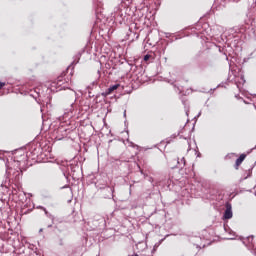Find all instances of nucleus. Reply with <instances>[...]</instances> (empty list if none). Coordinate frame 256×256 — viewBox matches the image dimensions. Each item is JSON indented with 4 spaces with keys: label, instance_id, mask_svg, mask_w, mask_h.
<instances>
[{
    "label": "nucleus",
    "instance_id": "obj_1",
    "mask_svg": "<svg viewBox=\"0 0 256 256\" xmlns=\"http://www.w3.org/2000/svg\"><path fill=\"white\" fill-rule=\"evenodd\" d=\"M69 69H71V66H69L66 69V72H62V74L57 78L56 85L57 87H60L59 91H61V89H69L71 79H69V77H66L67 73H69Z\"/></svg>",
    "mask_w": 256,
    "mask_h": 256
},
{
    "label": "nucleus",
    "instance_id": "obj_2",
    "mask_svg": "<svg viewBox=\"0 0 256 256\" xmlns=\"http://www.w3.org/2000/svg\"><path fill=\"white\" fill-rule=\"evenodd\" d=\"M11 181L16 184L19 183L21 181V171L13 170L12 177L8 181L5 180V182L2 183V187H7V185H9Z\"/></svg>",
    "mask_w": 256,
    "mask_h": 256
},
{
    "label": "nucleus",
    "instance_id": "obj_3",
    "mask_svg": "<svg viewBox=\"0 0 256 256\" xmlns=\"http://www.w3.org/2000/svg\"><path fill=\"white\" fill-rule=\"evenodd\" d=\"M113 193H115V188L111 186H106L101 189L103 199H113Z\"/></svg>",
    "mask_w": 256,
    "mask_h": 256
},
{
    "label": "nucleus",
    "instance_id": "obj_4",
    "mask_svg": "<svg viewBox=\"0 0 256 256\" xmlns=\"http://www.w3.org/2000/svg\"><path fill=\"white\" fill-rule=\"evenodd\" d=\"M77 101V93L75 91H72L70 93V108L67 110V112L64 113V115H67V113L73 111V105H75V102Z\"/></svg>",
    "mask_w": 256,
    "mask_h": 256
},
{
    "label": "nucleus",
    "instance_id": "obj_5",
    "mask_svg": "<svg viewBox=\"0 0 256 256\" xmlns=\"http://www.w3.org/2000/svg\"><path fill=\"white\" fill-rule=\"evenodd\" d=\"M119 87H121L120 84H115V85L110 86L109 88L106 89L105 92L101 93L102 97H108V95H111V93H113V91H117V89H119Z\"/></svg>",
    "mask_w": 256,
    "mask_h": 256
},
{
    "label": "nucleus",
    "instance_id": "obj_6",
    "mask_svg": "<svg viewBox=\"0 0 256 256\" xmlns=\"http://www.w3.org/2000/svg\"><path fill=\"white\" fill-rule=\"evenodd\" d=\"M223 217L225 219H232L233 218V210H232L231 203L226 204V210L224 211Z\"/></svg>",
    "mask_w": 256,
    "mask_h": 256
},
{
    "label": "nucleus",
    "instance_id": "obj_7",
    "mask_svg": "<svg viewBox=\"0 0 256 256\" xmlns=\"http://www.w3.org/2000/svg\"><path fill=\"white\" fill-rule=\"evenodd\" d=\"M245 157H247V155L246 154H241L240 156H239V158L236 160V162H235V169H239V165H241V163H243V161H245Z\"/></svg>",
    "mask_w": 256,
    "mask_h": 256
},
{
    "label": "nucleus",
    "instance_id": "obj_8",
    "mask_svg": "<svg viewBox=\"0 0 256 256\" xmlns=\"http://www.w3.org/2000/svg\"><path fill=\"white\" fill-rule=\"evenodd\" d=\"M243 244L248 247H253V236H249L243 240Z\"/></svg>",
    "mask_w": 256,
    "mask_h": 256
},
{
    "label": "nucleus",
    "instance_id": "obj_9",
    "mask_svg": "<svg viewBox=\"0 0 256 256\" xmlns=\"http://www.w3.org/2000/svg\"><path fill=\"white\" fill-rule=\"evenodd\" d=\"M252 173H253V167L249 168L248 171H246L244 173V176H243V178L240 179V181H245V179H249V177H251Z\"/></svg>",
    "mask_w": 256,
    "mask_h": 256
},
{
    "label": "nucleus",
    "instance_id": "obj_10",
    "mask_svg": "<svg viewBox=\"0 0 256 256\" xmlns=\"http://www.w3.org/2000/svg\"><path fill=\"white\" fill-rule=\"evenodd\" d=\"M153 59H155V57L153 56V53H150V54H146L144 56V61L147 63L149 61H153Z\"/></svg>",
    "mask_w": 256,
    "mask_h": 256
},
{
    "label": "nucleus",
    "instance_id": "obj_11",
    "mask_svg": "<svg viewBox=\"0 0 256 256\" xmlns=\"http://www.w3.org/2000/svg\"><path fill=\"white\" fill-rule=\"evenodd\" d=\"M56 245H59L60 247H63L64 243H63V238H61V236H57L56 240H55Z\"/></svg>",
    "mask_w": 256,
    "mask_h": 256
},
{
    "label": "nucleus",
    "instance_id": "obj_12",
    "mask_svg": "<svg viewBox=\"0 0 256 256\" xmlns=\"http://www.w3.org/2000/svg\"><path fill=\"white\" fill-rule=\"evenodd\" d=\"M98 83H99L98 81H93V82L88 86L89 91H93L94 87H97Z\"/></svg>",
    "mask_w": 256,
    "mask_h": 256
},
{
    "label": "nucleus",
    "instance_id": "obj_13",
    "mask_svg": "<svg viewBox=\"0 0 256 256\" xmlns=\"http://www.w3.org/2000/svg\"><path fill=\"white\" fill-rule=\"evenodd\" d=\"M177 163L181 168L185 167V157H183L180 161L178 160Z\"/></svg>",
    "mask_w": 256,
    "mask_h": 256
},
{
    "label": "nucleus",
    "instance_id": "obj_14",
    "mask_svg": "<svg viewBox=\"0 0 256 256\" xmlns=\"http://www.w3.org/2000/svg\"><path fill=\"white\" fill-rule=\"evenodd\" d=\"M46 217H48V219H51V221H55V216H53L51 213L48 212V214H46Z\"/></svg>",
    "mask_w": 256,
    "mask_h": 256
},
{
    "label": "nucleus",
    "instance_id": "obj_15",
    "mask_svg": "<svg viewBox=\"0 0 256 256\" xmlns=\"http://www.w3.org/2000/svg\"><path fill=\"white\" fill-rule=\"evenodd\" d=\"M224 231H226V233H229L230 235L233 233V235H235V233L233 231H229V228H227V226H224Z\"/></svg>",
    "mask_w": 256,
    "mask_h": 256
},
{
    "label": "nucleus",
    "instance_id": "obj_16",
    "mask_svg": "<svg viewBox=\"0 0 256 256\" xmlns=\"http://www.w3.org/2000/svg\"><path fill=\"white\" fill-rule=\"evenodd\" d=\"M159 245H161V241H160V242H158V243H156V244L154 245V249H153V251H156V249H157V247H159Z\"/></svg>",
    "mask_w": 256,
    "mask_h": 256
},
{
    "label": "nucleus",
    "instance_id": "obj_17",
    "mask_svg": "<svg viewBox=\"0 0 256 256\" xmlns=\"http://www.w3.org/2000/svg\"><path fill=\"white\" fill-rule=\"evenodd\" d=\"M42 211H44L45 215L49 214V211H47V208H42Z\"/></svg>",
    "mask_w": 256,
    "mask_h": 256
},
{
    "label": "nucleus",
    "instance_id": "obj_18",
    "mask_svg": "<svg viewBox=\"0 0 256 256\" xmlns=\"http://www.w3.org/2000/svg\"><path fill=\"white\" fill-rule=\"evenodd\" d=\"M240 79L242 81V84H245V76H241Z\"/></svg>",
    "mask_w": 256,
    "mask_h": 256
},
{
    "label": "nucleus",
    "instance_id": "obj_19",
    "mask_svg": "<svg viewBox=\"0 0 256 256\" xmlns=\"http://www.w3.org/2000/svg\"><path fill=\"white\" fill-rule=\"evenodd\" d=\"M3 87H5V83L4 82H0V89H3Z\"/></svg>",
    "mask_w": 256,
    "mask_h": 256
},
{
    "label": "nucleus",
    "instance_id": "obj_20",
    "mask_svg": "<svg viewBox=\"0 0 256 256\" xmlns=\"http://www.w3.org/2000/svg\"><path fill=\"white\" fill-rule=\"evenodd\" d=\"M56 133H63V129H62V128L58 129V130L56 131Z\"/></svg>",
    "mask_w": 256,
    "mask_h": 256
},
{
    "label": "nucleus",
    "instance_id": "obj_21",
    "mask_svg": "<svg viewBox=\"0 0 256 256\" xmlns=\"http://www.w3.org/2000/svg\"><path fill=\"white\" fill-rule=\"evenodd\" d=\"M56 139H57L58 141H61V139H63V137L56 136Z\"/></svg>",
    "mask_w": 256,
    "mask_h": 256
},
{
    "label": "nucleus",
    "instance_id": "obj_22",
    "mask_svg": "<svg viewBox=\"0 0 256 256\" xmlns=\"http://www.w3.org/2000/svg\"><path fill=\"white\" fill-rule=\"evenodd\" d=\"M124 117H127V110L124 111Z\"/></svg>",
    "mask_w": 256,
    "mask_h": 256
},
{
    "label": "nucleus",
    "instance_id": "obj_23",
    "mask_svg": "<svg viewBox=\"0 0 256 256\" xmlns=\"http://www.w3.org/2000/svg\"><path fill=\"white\" fill-rule=\"evenodd\" d=\"M43 208H44L43 206H38L37 207V209H42V210H43Z\"/></svg>",
    "mask_w": 256,
    "mask_h": 256
},
{
    "label": "nucleus",
    "instance_id": "obj_24",
    "mask_svg": "<svg viewBox=\"0 0 256 256\" xmlns=\"http://www.w3.org/2000/svg\"><path fill=\"white\" fill-rule=\"evenodd\" d=\"M31 210H27L26 212H24L25 215H27V213H29Z\"/></svg>",
    "mask_w": 256,
    "mask_h": 256
},
{
    "label": "nucleus",
    "instance_id": "obj_25",
    "mask_svg": "<svg viewBox=\"0 0 256 256\" xmlns=\"http://www.w3.org/2000/svg\"><path fill=\"white\" fill-rule=\"evenodd\" d=\"M42 231H43V228H41V229L39 230V233H42Z\"/></svg>",
    "mask_w": 256,
    "mask_h": 256
},
{
    "label": "nucleus",
    "instance_id": "obj_26",
    "mask_svg": "<svg viewBox=\"0 0 256 256\" xmlns=\"http://www.w3.org/2000/svg\"><path fill=\"white\" fill-rule=\"evenodd\" d=\"M63 175H64V177H67V174H65V172H63Z\"/></svg>",
    "mask_w": 256,
    "mask_h": 256
},
{
    "label": "nucleus",
    "instance_id": "obj_27",
    "mask_svg": "<svg viewBox=\"0 0 256 256\" xmlns=\"http://www.w3.org/2000/svg\"><path fill=\"white\" fill-rule=\"evenodd\" d=\"M236 85H237V88L239 89V83H236Z\"/></svg>",
    "mask_w": 256,
    "mask_h": 256
},
{
    "label": "nucleus",
    "instance_id": "obj_28",
    "mask_svg": "<svg viewBox=\"0 0 256 256\" xmlns=\"http://www.w3.org/2000/svg\"><path fill=\"white\" fill-rule=\"evenodd\" d=\"M48 227H49V228H50V227H53V225L50 224V225H48Z\"/></svg>",
    "mask_w": 256,
    "mask_h": 256
},
{
    "label": "nucleus",
    "instance_id": "obj_29",
    "mask_svg": "<svg viewBox=\"0 0 256 256\" xmlns=\"http://www.w3.org/2000/svg\"><path fill=\"white\" fill-rule=\"evenodd\" d=\"M233 1H235L236 3H238L239 0H233Z\"/></svg>",
    "mask_w": 256,
    "mask_h": 256
},
{
    "label": "nucleus",
    "instance_id": "obj_30",
    "mask_svg": "<svg viewBox=\"0 0 256 256\" xmlns=\"http://www.w3.org/2000/svg\"><path fill=\"white\" fill-rule=\"evenodd\" d=\"M69 75H73V72H70Z\"/></svg>",
    "mask_w": 256,
    "mask_h": 256
},
{
    "label": "nucleus",
    "instance_id": "obj_31",
    "mask_svg": "<svg viewBox=\"0 0 256 256\" xmlns=\"http://www.w3.org/2000/svg\"><path fill=\"white\" fill-rule=\"evenodd\" d=\"M67 186H64L63 189H66Z\"/></svg>",
    "mask_w": 256,
    "mask_h": 256
},
{
    "label": "nucleus",
    "instance_id": "obj_32",
    "mask_svg": "<svg viewBox=\"0 0 256 256\" xmlns=\"http://www.w3.org/2000/svg\"><path fill=\"white\" fill-rule=\"evenodd\" d=\"M7 173H11V172H9V170H7Z\"/></svg>",
    "mask_w": 256,
    "mask_h": 256
}]
</instances>
